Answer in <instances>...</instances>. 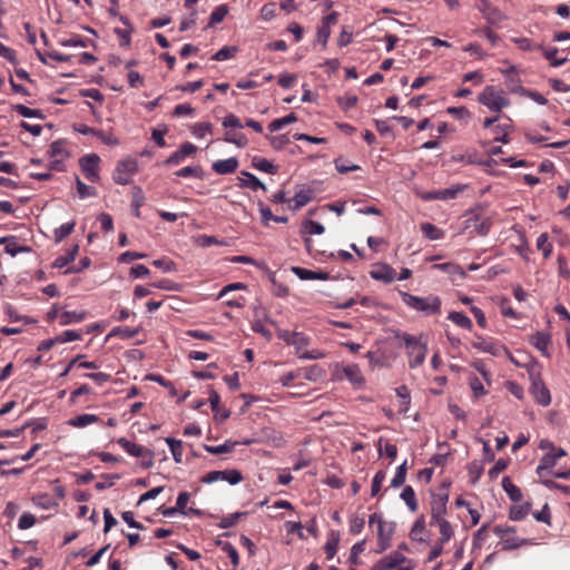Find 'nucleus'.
<instances>
[{"label":"nucleus","instance_id":"obj_39","mask_svg":"<svg viewBox=\"0 0 570 570\" xmlns=\"http://www.w3.org/2000/svg\"><path fill=\"white\" fill-rule=\"evenodd\" d=\"M12 108L16 112H18L20 116L24 118H45V115L40 109H31L21 104L14 105Z\"/></svg>","mask_w":570,"mask_h":570},{"label":"nucleus","instance_id":"obj_36","mask_svg":"<svg viewBox=\"0 0 570 570\" xmlns=\"http://www.w3.org/2000/svg\"><path fill=\"white\" fill-rule=\"evenodd\" d=\"M396 395L401 399L400 412L407 413L411 405L410 391L406 385H401L396 389Z\"/></svg>","mask_w":570,"mask_h":570},{"label":"nucleus","instance_id":"obj_57","mask_svg":"<svg viewBox=\"0 0 570 570\" xmlns=\"http://www.w3.org/2000/svg\"><path fill=\"white\" fill-rule=\"evenodd\" d=\"M509 129H510V126L505 125V124L497 125V126L492 127V131H493V134H495L494 140L503 142V144L509 142V138H508Z\"/></svg>","mask_w":570,"mask_h":570},{"label":"nucleus","instance_id":"obj_50","mask_svg":"<svg viewBox=\"0 0 570 570\" xmlns=\"http://www.w3.org/2000/svg\"><path fill=\"white\" fill-rule=\"evenodd\" d=\"M325 230L324 226L315 220H305L303 223V233L307 235H321Z\"/></svg>","mask_w":570,"mask_h":570},{"label":"nucleus","instance_id":"obj_32","mask_svg":"<svg viewBox=\"0 0 570 570\" xmlns=\"http://www.w3.org/2000/svg\"><path fill=\"white\" fill-rule=\"evenodd\" d=\"M343 373L345 377L353 384H361L363 382L362 372L356 364H350L344 366Z\"/></svg>","mask_w":570,"mask_h":570},{"label":"nucleus","instance_id":"obj_23","mask_svg":"<svg viewBox=\"0 0 570 570\" xmlns=\"http://www.w3.org/2000/svg\"><path fill=\"white\" fill-rule=\"evenodd\" d=\"M252 166L261 171L275 175L277 173V166L267 160L266 158L254 156L252 158Z\"/></svg>","mask_w":570,"mask_h":570},{"label":"nucleus","instance_id":"obj_34","mask_svg":"<svg viewBox=\"0 0 570 570\" xmlns=\"http://www.w3.org/2000/svg\"><path fill=\"white\" fill-rule=\"evenodd\" d=\"M338 542H340L338 532L332 531L325 546H324V550H325L327 559H332L336 554Z\"/></svg>","mask_w":570,"mask_h":570},{"label":"nucleus","instance_id":"obj_3","mask_svg":"<svg viewBox=\"0 0 570 570\" xmlns=\"http://www.w3.org/2000/svg\"><path fill=\"white\" fill-rule=\"evenodd\" d=\"M479 102L488 107L491 111L499 112L510 105V100L502 89H497L494 86H487L479 95Z\"/></svg>","mask_w":570,"mask_h":570},{"label":"nucleus","instance_id":"obj_12","mask_svg":"<svg viewBox=\"0 0 570 570\" xmlns=\"http://www.w3.org/2000/svg\"><path fill=\"white\" fill-rule=\"evenodd\" d=\"M566 454V451L561 448L556 449V451H549L541 458L540 464L537 468V473L540 476H543L544 472L551 471V469L557 464V461Z\"/></svg>","mask_w":570,"mask_h":570},{"label":"nucleus","instance_id":"obj_13","mask_svg":"<svg viewBox=\"0 0 570 570\" xmlns=\"http://www.w3.org/2000/svg\"><path fill=\"white\" fill-rule=\"evenodd\" d=\"M0 244L4 245V252L10 256L14 257L21 253H29L31 248L29 246H23L18 244V238L16 236H3L0 238Z\"/></svg>","mask_w":570,"mask_h":570},{"label":"nucleus","instance_id":"obj_31","mask_svg":"<svg viewBox=\"0 0 570 570\" xmlns=\"http://www.w3.org/2000/svg\"><path fill=\"white\" fill-rule=\"evenodd\" d=\"M541 50L544 58L549 60L551 67H561L568 61V58H557L558 48L556 47L544 48L542 46Z\"/></svg>","mask_w":570,"mask_h":570},{"label":"nucleus","instance_id":"obj_4","mask_svg":"<svg viewBox=\"0 0 570 570\" xmlns=\"http://www.w3.org/2000/svg\"><path fill=\"white\" fill-rule=\"evenodd\" d=\"M529 376L531 380L530 393L540 405L548 406L551 403V395L550 391L541 380L540 372L535 368H531Z\"/></svg>","mask_w":570,"mask_h":570},{"label":"nucleus","instance_id":"obj_40","mask_svg":"<svg viewBox=\"0 0 570 570\" xmlns=\"http://www.w3.org/2000/svg\"><path fill=\"white\" fill-rule=\"evenodd\" d=\"M448 317L462 328L471 330L473 326L471 320L462 312H451Z\"/></svg>","mask_w":570,"mask_h":570},{"label":"nucleus","instance_id":"obj_37","mask_svg":"<svg viewBox=\"0 0 570 570\" xmlns=\"http://www.w3.org/2000/svg\"><path fill=\"white\" fill-rule=\"evenodd\" d=\"M224 140L236 145L237 147H245L248 144V139L243 132L228 130L225 132Z\"/></svg>","mask_w":570,"mask_h":570},{"label":"nucleus","instance_id":"obj_41","mask_svg":"<svg viewBox=\"0 0 570 570\" xmlns=\"http://www.w3.org/2000/svg\"><path fill=\"white\" fill-rule=\"evenodd\" d=\"M530 507V503L511 507L509 511V518L513 521H520L524 519L529 513Z\"/></svg>","mask_w":570,"mask_h":570},{"label":"nucleus","instance_id":"obj_52","mask_svg":"<svg viewBox=\"0 0 570 570\" xmlns=\"http://www.w3.org/2000/svg\"><path fill=\"white\" fill-rule=\"evenodd\" d=\"M145 197L140 188L136 187L132 196V215L137 218L140 217V207L144 205Z\"/></svg>","mask_w":570,"mask_h":570},{"label":"nucleus","instance_id":"obj_44","mask_svg":"<svg viewBox=\"0 0 570 570\" xmlns=\"http://www.w3.org/2000/svg\"><path fill=\"white\" fill-rule=\"evenodd\" d=\"M394 529H395V523H393V522L389 523L386 537L377 538L376 553H382V552H384L385 550H387L390 548L391 539H392V535L394 533Z\"/></svg>","mask_w":570,"mask_h":570},{"label":"nucleus","instance_id":"obj_62","mask_svg":"<svg viewBox=\"0 0 570 570\" xmlns=\"http://www.w3.org/2000/svg\"><path fill=\"white\" fill-rule=\"evenodd\" d=\"M237 51V48L236 47H223L220 48L213 57L212 59L213 60H216V61H223V60H227L229 58H232L235 52Z\"/></svg>","mask_w":570,"mask_h":570},{"label":"nucleus","instance_id":"obj_56","mask_svg":"<svg viewBox=\"0 0 570 570\" xmlns=\"http://www.w3.org/2000/svg\"><path fill=\"white\" fill-rule=\"evenodd\" d=\"M119 478H120L119 474H102L101 475L102 481L97 482L95 488L98 491H104L108 488H111Z\"/></svg>","mask_w":570,"mask_h":570},{"label":"nucleus","instance_id":"obj_53","mask_svg":"<svg viewBox=\"0 0 570 570\" xmlns=\"http://www.w3.org/2000/svg\"><path fill=\"white\" fill-rule=\"evenodd\" d=\"M406 461H404L397 469H396V472H395V475L394 478L392 479L391 481V487L392 488H399L401 485L404 484L405 482V479H406Z\"/></svg>","mask_w":570,"mask_h":570},{"label":"nucleus","instance_id":"obj_15","mask_svg":"<svg viewBox=\"0 0 570 570\" xmlns=\"http://www.w3.org/2000/svg\"><path fill=\"white\" fill-rule=\"evenodd\" d=\"M238 160L235 157L216 160L212 165V169L218 175L233 174L238 168Z\"/></svg>","mask_w":570,"mask_h":570},{"label":"nucleus","instance_id":"obj_60","mask_svg":"<svg viewBox=\"0 0 570 570\" xmlns=\"http://www.w3.org/2000/svg\"><path fill=\"white\" fill-rule=\"evenodd\" d=\"M464 189H465V186L456 185V186H453V187H450V188H445V189L439 190L440 191V199L441 200L454 199Z\"/></svg>","mask_w":570,"mask_h":570},{"label":"nucleus","instance_id":"obj_55","mask_svg":"<svg viewBox=\"0 0 570 570\" xmlns=\"http://www.w3.org/2000/svg\"><path fill=\"white\" fill-rule=\"evenodd\" d=\"M246 515V512H235L233 514L226 515L222 518V520L218 523V527L220 529H228L233 525H235L240 518Z\"/></svg>","mask_w":570,"mask_h":570},{"label":"nucleus","instance_id":"obj_61","mask_svg":"<svg viewBox=\"0 0 570 570\" xmlns=\"http://www.w3.org/2000/svg\"><path fill=\"white\" fill-rule=\"evenodd\" d=\"M385 472L380 470L375 473L373 480H372V487H371V495L375 497L380 493L382 483L385 480Z\"/></svg>","mask_w":570,"mask_h":570},{"label":"nucleus","instance_id":"obj_6","mask_svg":"<svg viewBox=\"0 0 570 570\" xmlns=\"http://www.w3.org/2000/svg\"><path fill=\"white\" fill-rule=\"evenodd\" d=\"M226 481L232 485L238 484L243 480L240 471L236 469L224 470V471H209L202 476L203 483H214L216 481Z\"/></svg>","mask_w":570,"mask_h":570},{"label":"nucleus","instance_id":"obj_7","mask_svg":"<svg viewBox=\"0 0 570 570\" xmlns=\"http://www.w3.org/2000/svg\"><path fill=\"white\" fill-rule=\"evenodd\" d=\"M475 7L490 24H499L505 19L502 11L494 7L489 0H476Z\"/></svg>","mask_w":570,"mask_h":570},{"label":"nucleus","instance_id":"obj_46","mask_svg":"<svg viewBox=\"0 0 570 570\" xmlns=\"http://www.w3.org/2000/svg\"><path fill=\"white\" fill-rule=\"evenodd\" d=\"M177 177H204V170L200 166H186L175 171Z\"/></svg>","mask_w":570,"mask_h":570},{"label":"nucleus","instance_id":"obj_48","mask_svg":"<svg viewBox=\"0 0 570 570\" xmlns=\"http://www.w3.org/2000/svg\"><path fill=\"white\" fill-rule=\"evenodd\" d=\"M228 13V8L226 4H220L214 9L210 13L208 26H215L216 23L222 22L226 14Z\"/></svg>","mask_w":570,"mask_h":570},{"label":"nucleus","instance_id":"obj_51","mask_svg":"<svg viewBox=\"0 0 570 570\" xmlns=\"http://www.w3.org/2000/svg\"><path fill=\"white\" fill-rule=\"evenodd\" d=\"M507 87L511 92L523 95L525 88L521 85V79L518 75L507 77Z\"/></svg>","mask_w":570,"mask_h":570},{"label":"nucleus","instance_id":"obj_1","mask_svg":"<svg viewBox=\"0 0 570 570\" xmlns=\"http://www.w3.org/2000/svg\"><path fill=\"white\" fill-rule=\"evenodd\" d=\"M401 297L403 303L409 307L426 315H434L441 312V299L439 296L430 295L426 297H419L406 292H401Z\"/></svg>","mask_w":570,"mask_h":570},{"label":"nucleus","instance_id":"obj_11","mask_svg":"<svg viewBox=\"0 0 570 570\" xmlns=\"http://www.w3.org/2000/svg\"><path fill=\"white\" fill-rule=\"evenodd\" d=\"M406 561V557L401 553L399 550L391 552L389 556L380 559L371 570H392L396 568L399 564H402Z\"/></svg>","mask_w":570,"mask_h":570},{"label":"nucleus","instance_id":"obj_26","mask_svg":"<svg viewBox=\"0 0 570 570\" xmlns=\"http://www.w3.org/2000/svg\"><path fill=\"white\" fill-rule=\"evenodd\" d=\"M411 512H415L419 508L415 492L411 485H405L400 494Z\"/></svg>","mask_w":570,"mask_h":570},{"label":"nucleus","instance_id":"obj_38","mask_svg":"<svg viewBox=\"0 0 570 570\" xmlns=\"http://www.w3.org/2000/svg\"><path fill=\"white\" fill-rule=\"evenodd\" d=\"M297 120V117L294 112L286 115L285 117L274 119L269 125L268 129L274 132L281 130L284 126L293 124Z\"/></svg>","mask_w":570,"mask_h":570},{"label":"nucleus","instance_id":"obj_16","mask_svg":"<svg viewBox=\"0 0 570 570\" xmlns=\"http://www.w3.org/2000/svg\"><path fill=\"white\" fill-rule=\"evenodd\" d=\"M292 272L302 281H309V279H320V281H326L330 278L328 273L323 271H311L307 268L293 266Z\"/></svg>","mask_w":570,"mask_h":570},{"label":"nucleus","instance_id":"obj_21","mask_svg":"<svg viewBox=\"0 0 570 570\" xmlns=\"http://www.w3.org/2000/svg\"><path fill=\"white\" fill-rule=\"evenodd\" d=\"M502 488L511 501L520 502L522 500L521 490L511 481L509 476H504L502 479Z\"/></svg>","mask_w":570,"mask_h":570},{"label":"nucleus","instance_id":"obj_9","mask_svg":"<svg viewBox=\"0 0 570 570\" xmlns=\"http://www.w3.org/2000/svg\"><path fill=\"white\" fill-rule=\"evenodd\" d=\"M99 156L96 154H90L80 159V167L82 169L86 178L92 183L99 179L98 167H99Z\"/></svg>","mask_w":570,"mask_h":570},{"label":"nucleus","instance_id":"obj_5","mask_svg":"<svg viewBox=\"0 0 570 570\" xmlns=\"http://www.w3.org/2000/svg\"><path fill=\"white\" fill-rule=\"evenodd\" d=\"M138 170V163L135 158L128 157L117 163L112 174V179L118 185H128L131 183V177Z\"/></svg>","mask_w":570,"mask_h":570},{"label":"nucleus","instance_id":"obj_8","mask_svg":"<svg viewBox=\"0 0 570 570\" xmlns=\"http://www.w3.org/2000/svg\"><path fill=\"white\" fill-rule=\"evenodd\" d=\"M309 344L308 337H306L303 333L296 332L293 340L288 345H293L296 347V353L299 358L304 360H317L324 356V353L314 351V352H303L302 350Z\"/></svg>","mask_w":570,"mask_h":570},{"label":"nucleus","instance_id":"obj_10","mask_svg":"<svg viewBox=\"0 0 570 570\" xmlns=\"http://www.w3.org/2000/svg\"><path fill=\"white\" fill-rule=\"evenodd\" d=\"M449 500V493L445 491L433 495L431 502V524L435 521L444 519L443 515L446 513V503Z\"/></svg>","mask_w":570,"mask_h":570},{"label":"nucleus","instance_id":"obj_43","mask_svg":"<svg viewBox=\"0 0 570 570\" xmlns=\"http://www.w3.org/2000/svg\"><path fill=\"white\" fill-rule=\"evenodd\" d=\"M434 523L439 525L441 533V538L438 541L445 544L453 535V529L451 523L445 519L435 521Z\"/></svg>","mask_w":570,"mask_h":570},{"label":"nucleus","instance_id":"obj_63","mask_svg":"<svg viewBox=\"0 0 570 570\" xmlns=\"http://www.w3.org/2000/svg\"><path fill=\"white\" fill-rule=\"evenodd\" d=\"M537 248L542 250L543 256L548 258L552 252V245L548 240L547 234H541L537 239Z\"/></svg>","mask_w":570,"mask_h":570},{"label":"nucleus","instance_id":"obj_54","mask_svg":"<svg viewBox=\"0 0 570 570\" xmlns=\"http://www.w3.org/2000/svg\"><path fill=\"white\" fill-rule=\"evenodd\" d=\"M77 190L80 198L95 197L97 195V190L95 187L88 186L82 183L79 177H76Z\"/></svg>","mask_w":570,"mask_h":570},{"label":"nucleus","instance_id":"obj_2","mask_svg":"<svg viewBox=\"0 0 570 570\" xmlns=\"http://www.w3.org/2000/svg\"><path fill=\"white\" fill-rule=\"evenodd\" d=\"M400 337L403 340L406 348V354L409 356V366L411 368H415L422 365L428 352L426 343L422 342L421 337L417 338L407 333H402Z\"/></svg>","mask_w":570,"mask_h":570},{"label":"nucleus","instance_id":"obj_17","mask_svg":"<svg viewBox=\"0 0 570 570\" xmlns=\"http://www.w3.org/2000/svg\"><path fill=\"white\" fill-rule=\"evenodd\" d=\"M238 186L242 188H250L252 190L263 189L266 190V186L255 175L248 171H242L238 177Z\"/></svg>","mask_w":570,"mask_h":570},{"label":"nucleus","instance_id":"obj_20","mask_svg":"<svg viewBox=\"0 0 570 570\" xmlns=\"http://www.w3.org/2000/svg\"><path fill=\"white\" fill-rule=\"evenodd\" d=\"M530 342L544 355L549 356L548 346L551 342L550 335L544 332H537L530 338Z\"/></svg>","mask_w":570,"mask_h":570},{"label":"nucleus","instance_id":"obj_45","mask_svg":"<svg viewBox=\"0 0 570 570\" xmlns=\"http://www.w3.org/2000/svg\"><path fill=\"white\" fill-rule=\"evenodd\" d=\"M421 230L424 236L431 240H436L443 237V232L431 223H423Z\"/></svg>","mask_w":570,"mask_h":570},{"label":"nucleus","instance_id":"obj_14","mask_svg":"<svg viewBox=\"0 0 570 570\" xmlns=\"http://www.w3.org/2000/svg\"><path fill=\"white\" fill-rule=\"evenodd\" d=\"M370 275L375 281H381L385 284H390L395 279L396 272L393 267L387 264H380L370 272Z\"/></svg>","mask_w":570,"mask_h":570},{"label":"nucleus","instance_id":"obj_22","mask_svg":"<svg viewBox=\"0 0 570 570\" xmlns=\"http://www.w3.org/2000/svg\"><path fill=\"white\" fill-rule=\"evenodd\" d=\"M86 316H87V313L83 311H81V312L66 311L59 315V323L62 326L69 325L72 323H80L86 318Z\"/></svg>","mask_w":570,"mask_h":570},{"label":"nucleus","instance_id":"obj_42","mask_svg":"<svg viewBox=\"0 0 570 570\" xmlns=\"http://www.w3.org/2000/svg\"><path fill=\"white\" fill-rule=\"evenodd\" d=\"M75 226L76 222L72 220L69 223H65L60 227L56 228L53 233L56 243H60L66 237H68L73 232Z\"/></svg>","mask_w":570,"mask_h":570},{"label":"nucleus","instance_id":"obj_35","mask_svg":"<svg viewBox=\"0 0 570 570\" xmlns=\"http://www.w3.org/2000/svg\"><path fill=\"white\" fill-rule=\"evenodd\" d=\"M217 544L228 554L233 563V570H236L239 564V556L236 548L228 541H218Z\"/></svg>","mask_w":570,"mask_h":570},{"label":"nucleus","instance_id":"obj_59","mask_svg":"<svg viewBox=\"0 0 570 570\" xmlns=\"http://www.w3.org/2000/svg\"><path fill=\"white\" fill-rule=\"evenodd\" d=\"M334 164H335V168L338 173L341 174H346V173H350V171H355V170H358L361 169V167L358 165H355V164H348L346 160H344L343 158H336L334 160Z\"/></svg>","mask_w":570,"mask_h":570},{"label":"nucleus","instance_id":"obj_19","mask_svg":"<svg viewBox=\"0 0 570 570\" xmlns=\"http://www.w3.org/2000/svg\"><path fill=\"white\" fill-rule=\"evenodd\" d=\"M120 21L127 26V29L116 28L115 33L119 38V45L121 47H128L130 45V35L134 32V27L130 24L129 19L125 16H119Z\"/></svg>","mask_w":570,"mask_h":570},{"label":"nucleus","instance_id":"obj_33","mask_svg":"<svg viewBox=\"0 0 570 570\" xmlns=\"http://www.w3.org/2000/svg\"><path fill=\"white\" fill-rule=\"evenodd\" d=\"M165 442L168 444V446L170 449L174 461L176 463H181V461H183V442L180 440H177L174 438H166Z\"/></svg>","mask_w":570,"mask_h":570},{"label":"nucleus","instance_id":"obj_58","mask_svg":"<svg viewBox=\"0 0 570 570\" xmlns=\"http://www.w3.org/2000/svg\"><path fill=\"white\" fill-rule=\"evenodd\" d=\"M213 125L210 122H196L191 127V134L197 138L205 137L206 134L212 132Z\"/></svg>","mask_w":570,"mask_h":570},{"label":"nucleus","instance_id":"obj_28","mask_svg":"<svg viewBox=\"0 0 570 570\" xmlns=\"http://www.w3.org/2000/svg\"><path fill=\"white\" fill-rule=\"evenodd\" d=\"M531 541L529 539H520L517 537H507L503 538L499 544L501 546L502 550L510 551L515 550L522 546L529 544Z\"/></svg>","mask_w":570,"mask_h":570},{"label":"nucleus","instance_id":"obj_27","mask_svg":"<svg viewBox=\"0 0 570 570\" xmlns=\"http://www.w3.org/2000/svg\"><path fill=\"white\" fill-rule=\"evenodd\" d=\"M99 421V416L96 414H80L68 421V424L73 428H85L91 423Z\"/></svg>","mask_w":570,"mask_h":570},{"label":"nucleus","instance_id":"obj_49","mask_svg":"<svg viewBox=\"0 0 570 570\" xmlns=\"http://www.w3.org/2000/svg\"><path fill=\"white\" fill-rule=\"evenodd\" d=\"M139 333V328L136 327V328H129V327H120V326H117V327H114L110 333H109V337L110 336H120L121 338H132L135 337L137 334Z\"/></svg>","mask_w":570,"mask_h":570},{"label":"nucleus","instance_id":"obj_47","mask_svg":"<svg viewBox=\"0 0 570 570\" xmlns=\"http://www.w3.org/2000/svg\"><path fill=\"white\" fill-rule=\"evenodd\" d=\"M313 199V193L311 189H301L294 196L295 209L304 207Z\"/></svg>","mask_w":570,"mask_h":570},{"label":"nucleus","instance_id":"obj_25","mask_svg":"<svg viewBox=\"0 0 570 570\" xmlns=\"http://www.w3.org/2000/svg\"><path fill=\"white\" fill-rule=\"evenodd\" d=\"M79 250L78 245H73L65 255L57 257L53 263V268H62L67 266L69 263L73 262Z\"/></svg>","mask_w":570,"mask_h":570},{"label":"nucleus","instance_id":"obj_30","mask_svg":"<svg viewBox=\"0 0 570 570\" xmlns=\"http://www.w3.org/2000/svg\"><path fill=\"white\" fill-rule=\"evenodd\" d=\"M236 445H237V442H233V441L228 440L220 445L204 444L203 448L209 454L218 455V454L232 452Z\"/></svg>","mask_w":570,"mask_h":570},{"label":"nucleus","instance_id":"obj_29","mask_svg":"<svg viewBox=\"0 0 570 570\" xmlns=\"http://www.w3.org/2000/svg\"><path fill=\"white\" fill-rule=\"evenodd\" d=\"M468 223V227H473L474 230L481 236H485L491 227V222L488 218L480 220L479 216L470 218Z\"/></svg>","mask_w":570,"mask_h":570},{"label":"nucleus","instance_id":"obj_64","mask_svg":"<svg viewBox=\"0 0 570 570\" xmlns=\"http://www.w3.org/2000/svg\"><path fill=\"white\" fill-rule=\"evenodd\" d=\"M33 502L36 505L43 509H50L58 505V502L53 501L49 494H38L33 498Z\"/></svg>","mask_w":570,"mask_h":570},{"label":"nucleus","instance_id":"obj_18","mask_svg":"<svg viewBox=\"0 0 570 570\" xmlns=\"http://www.w3.org/2000/svg\"><path fill=\"white\" fill-rule=\"evenodd\" d=\"M118 444L130 455L136 458H145L149 449L138 445L125 438H120Z\"/></svg>","mask_w":570,"mask_h":570},{"label":"nucleus","instance_id":"obj_24","mask_svg":"<svg viewBox=\"0 0 570 570\" xmlns=\"http://www.w3.org/2000/svg\"><path fill=\"white\" fill-rule=\"evenodd\" d=\"M473 346L482 352L490 353L494 356L500 355V352L503 348L501 345L487 341L482 337H479V340L473 343Z\"/></svg>","mask_w":570,"mask_h":570}]
</instances>
